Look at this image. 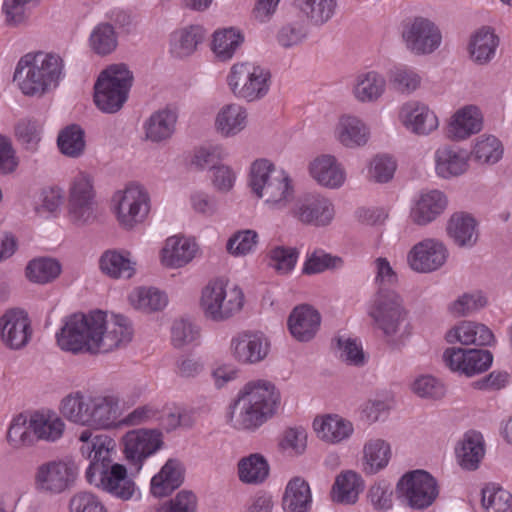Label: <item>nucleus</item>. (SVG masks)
Returning <instances> with one entry per match:
<instances>
[{"label": "nucleus", "mask_w": 512, "mask_h": 512, "mask_svg": "<svg viewBox=\"0 0 512 512\" xmlns=\"http://www.w3.org/2000/svg\"><path fill=\"white\" fill-rule=\"evenodd\" d=\"M132 327L123 315L92 311L75 313L66 317L64 325L56 334L59 347L74 354L89 352L108 353L126 346L132 339Z\"/></svg>", "instance_id": "f257e3e1"}, {"label": "nucleus", "mask_w": 512, "mask_h": 512, "mask_svg": "<svg viewBox=\"0 0 512 512\" xmlns=\"http://www.w3.org/2000/svg\"><path fill=\"white\" fill-rule=\"evenodd\" d=\"M374 266L375 282L379 290L369 307L368 315L373 319L374 326L382 331L388 343L397 346L399 343L394 340L395 337L402 340L410 334L400 296L395 291L385 288L397 282V274L384 257L376 258Z\"/></svg>", "instance_id": "f03ea898"}, {"label": "nucleus", "mask_w": 512, "mask_h": 512, "mask_svg": "<svg viewBox=\"0 0 512 512\" xmlns=\"http://www.w3.org/2000/svg\"><path fill=\"white\" fill-rule=\"evenodd\" d=\"M280 393L266 380L247 383L238 395L231 413L233 426L254 430L272 417L280 404Z\"/></svg>", "instance_id": "7ed1b4c3"}, {"label": "nucleus", "mask_w": 512, "mask_h": 512, "mask_svg": "<svg viewBox=\"0 0 512 512\" xmlns=\"http://www.w3.org/2000/svg\"><path fill=\"white\" fill-rule=\"evenodd\" d=\"M249 185L252 192L271 209L284 210L295 198V188L289 174L267 159L252 163Z\"/></svg>", "instance_id": "20e7f679"}, {"label": "nucleus", "mask_w": 512, "mask_h": 512, "mask_svg": "<svg viewBox=\"0 0 512 512\" xmlns=\"http://www.w3.org/2000/svg\"><path fill=\"white\" fill-rule=\"evenodd\" d=\"M62 70L63 60L58 55L28 53L19 60L13 79L25 95H42L58 85Z\"/></svg>", "instance_id": "39448f33"}, {"label": "nucleus", "mask_w": 512, "mask_h": 512, "mask_svg": "<svg viewBox=\"0 0 512 512\" xmlns=\"http://www.w3.org/2000/svg\"><path fill=\"white\" fill-rule=\"evenodd\" d=\"M133 73L127 65L113 64L103 70L94 85V102L104 113L119 111L128 99Z\"/></svg>", "instance_id": "423d86ee"}, {"label": "nucleus", "mask_w": 512, "mask_h": 512, "mask_svg": "<svg viewBox=\"0 0 512 512\" xmlns=\"http://www.w3.org/2000/svg\"><path fill=\"white\" fill-rule=\"evenodd\" d=\"M113 455L90 463L85 473L86 480L116 498L129 500L135 493V482L124 465L113 463Z\"/></svg>", "instance_id": "0eeeda50"}, {"label": "nucleus", "mask_w": 512, "mask_h": 512, "mask_svg": "<svg viewBox=\"0 0 512 512\" xmlns=\"http://www.w3.org/2000/svg\"><path fill=\"white\" fill-rule=\"evenodd\" d=\"M244 295L240 288L234 286L227 290L224 279L211 281L202 292L201 305L205 316L214 321H223L242 309Z\"/></svg>", "instance_id": "6e6552de"}, {"label": "nucleus", "mask_w": 512, "mask_h": 512, "mask_svg": "<svg viewBox=\"0 0 512 512\" xmlns=\"http://www.w3.org/2000/svg\"><path fill=\"white\" fill-rule=\"evenodd\" d=\"M69 215L76 225H85L96 219L94 181L90 174L79 172L69 188Z\"/></svg>", "instance_id": "1a4fd4ad"}, {"label": "nucleus", "mask_w": 512, "mask_h": 512, "mask_svg": "<svg viewBox=\"0 0 512 512\" xmlns=\"http://www.w3.org/2000/svg\"><path fill=\"white\" fill-rule=\"evenodd\" d=\"M397 492L414 509H425L436 500L439 490L436 479L424 470H414L401 477Z\"/></svg>", "instance_id": "9d476101"}, {"label": "nucleus", "mask_w": 512, "mask_h": 512, "mask_svg": "<svg viewBox=\"0 0 512 512\" xmlns=\"http://www.w3.org/2000/svg\"><path fill=\"white\" fill-rule=\"evenodd\" d=\"M115 212L121 227L132 229L144 221L150 210L147 191L138 185H130L114 196Z\"/></svg>", "instance_id": "9b49d317"}, {"label": "nucleus", "mask_w": 512, "mask_h": 512, "mask_svg": "<svg viewBox=\"0 0 512 512\" xmlns=\"http://www.w3.org/2000/svg\"><path fill=\"white\" fill-rule=\"evenodd\" d=\"M77 474V466L72 461H48L37 467L34 485L40 492L60 494L73 485Z\"/></svg>", "instance_id": "f8f14e48"}, {"label": "nucleus", "mask_w": 512, "mask_h": 512, "mask_svg": "<svg viewBox=\"0 0 512 512\" xmlns=\"http://www.w3.org/2000/svg\"><path fill=\"white\" fill-rule=\"evenodd\" d=\"M402 38L405 47L412 54L429 55L440 47L442 33L430 19L416 17L404 26Z\"/></svg>", "instance_id": "ddd939ff"}, {"label": "nucleus", "mask_w": 512, "mask_h": 512, "mask_svg": "<svg viewBox=\"0 0 512 512\" xmlns=\"http://www.w3.org/2000/svg\"><path fill=\"white\" fill-rule=\"evenodd\" d=\"M290 212L301 223L316 227L329 225L335 216L331 200L320 194L312 193L301 196Z\"/></svg>", "instance_id": "4468645a"}, {"label": "nucleus", "mask_w": 512, "mask_h": 512, "mask_svg": "<svg viewBox=\"0 0 512 512\" xmlns=\"http://www.w3.org/2000/svg\"><path fill=\"white\" fill-rule=\"evenodd\" d=\"M122 443L125 457L139 469L146 458L162 447V433L158 429H134L123 436Z\"/></svg>", "instance_id": "2eb2a0df"}, {"label": "nucleus", "mask_w": 512, "mask_h": 512, "mask_svg": "<svg viewBox=\"0 0 512 512\" xmlns=\"http://www.w3.org/2000/svg\"><path fill=\"white\" fill-rule=\"evenodd\" d=\"M443 361L452 371L471 377L486 371L492 364L493 355L483 349L452 347L444 351Z\"/></svg>", "instance_id": "dca6fc26"}, {"label": "nucleus", "mask_w": 512, "mask_h": 512, "mask_svg": "<svg viewBox=\"0 0 512 512\" xmlns=\"http://www.w3.org/2000/svg\"><path fill=\"white\" fill-rule=\"evenodd\" d=\"M31 336V323L24 310L12 308L0 317V338L9 349L19 350L25 347Z\"/></svg>", "instance_id": "f3484780"}, {"label": "nucleus", "mask_w": 512, "mask_h": 512, "mask_svg": "<svg viewBox=\"0 0 512 512\" xmlns=\"http://www.w3.org/2000/svg\"><path fill=\"white\" fill-rule=\"evenodd\" d=\"M232 357L241 364H257L269 354L270 341L261 332H242L231 339Z\"/></svg>", "instance_id": "a211bd4d"}, {"label": "nucleus", "mask_w": 512, "mask_h": 512, "mask_svg": "<svg viewBox=\"0 0 512 512\" xmlns=\"http://www.w3.org/2000/svg\"><path fill=\"white\" fill-rule=\"evenodd\" d=\"M447 257L448 251L442 242L425 239L411 249L408 263L414 271L428 273L443 266Z\"/></svg>", "instance_id": "6ab92c4d"}, {"label": "nucleus", "mask_w": 512, "mask_h": 512, "mask_svg": "<svg viewBox=\"0 0 512 512\" xmlns=\"http://www.w3.org/2000/svg\"><path fill=\"white\" fill-rule=\"evenodd\" d=\"M119 399L113 395L91 396L90 424L94 429L121 427Z\"/></svg>", "instance_id": "aec40b11"}, {"label": "nucleus", "mask_w": 512, "mask_h": 512, "mask_svg": "<svg viewBox=\"0 0 512 512\" xmlns=\"http://www.w3.org/2000/svg\"><path fill=\"white\" fill-rule=\"evenodd\" d=\"M321 316L309 305L295 307L288 318V328L291 335L300 342L313 339L319 330Z\"/></svg>", "instance_id": "412c9836"}, {"label": "nucleus", "mask_w": 512, "mask_h": 512, "mask_svg": "<svg viewBox=\"0 0 512 512\" xmlns=\"http://www.w3.org/2000/svg\"><path fill=\"white\" fill-rule=\"evenodd\" d=\"M447 198L441 191L432 190L420 195L413 206L410 217L418 225H427L443 213Z\"/></svg>", "instance_id": "4be33fe9"}, {"label": "nucleus", "mask_w": 512, "mask_h": 512, "mask_svg": "<svg viewBox=\"0 0 512 512\" xmlns=\"http://www.w3.org/2000/svg\"><path fill=\"white\" fill-rule=\"evenodd\" d=\"M499 37L490 27H482L470 38L468 51L471 60L478 65H486L492 61L499 46Z\"/></svg>", "instance_id": "5701e85b"}, {"label": "nucleus", "mask_w": 512, "mask_h": 512, "mask_svg": "<svg viewBox=\"0 0 512 512\" xmlns=\"http://www.w3.org/2000/svg\"><path fill=\"white\" fill-rule=\"evenodd\" d=\"M312 177L322 186L336 189L341 187L346 179L345 171L331 155H322L310 165Z\"/></svg>", "instance_id": "b1692460"}, {"label": "nucleus", "mask_w": 512, "mask_h": 512, "mask_svg": "<svg viewBox=\"0 0 512 512\" xmlns=\"http://www.w3.org/2000/svg\"><path fill=\"white\" fill-rule=\"evenodd\" d=\"M482 129V115L475 106H466L455 113L447 130L453 140H463Z\"/></svg>", "instance_id": "393cba45"}, {"label": "nucleus", "mask_w": 512, "mask_h": 512, "mask_svg": "<svg viewBox=\"0 0 512 512\" xmlns=\"http://www.w3.org/2000/svg\"><path fill=\"white\" fill-rule=\"evenodd\" d=\"M447 341L460 342L463 345L487 346L494 341L492 331L484 324L463 321L447 333Z\"/></svg>", "instance_id": "a878e982"}, {"label": "nucleus", "mask_w": 512, "mask_h": 512, "mask_svg": "<svg viewBox=\"0 0 512 512\" xmlns=\"http://www.w3.org/2000/svg\"><path fill=\"white\" fill-rule=\"evenodd\" d=\"M196 244L189 238L172 236L162 249V264L169 268H179L189 263L195 256Z\"/></svg>", "instance_id": "bb28decb"}, {"label": "nucleus", "mask_w": 512, "mask_h": 512, "mask_svg": "<svg viewBox=\"0 0 512 512\" xmlns=\"http://www.w3.org/2000/svg\"><path fill=\"white\" fill-rule=\"evenodd\" d=\"M402 115L406 128L415 134L427 135L438 127L436 115L424 104H406L402 109Z\"/></svg>", "instance_id": "cd10ccee"}, {"label": "nucleus", "mask_w": 512, "mask_h": 512, "mask_svg": "<svg viewBox=\"0 0 512 512\" xmlns=\"http://www.w3.org/2000/svg\"><path fill=\"white\" fill-rule=\"evenodd\" d=\"M184 480V467L176 459H169L151 480V493L157 497L167 496Z\"/></svg>", "instance_id": "c85d7f7f"}, {"label": "nucleus", "mask_w": 512, "mask_h": 512, "mask_svg": "<svg viewBox=\"0 0 512 512\" xmlns=\"http://www.w3.org/2000/svg\"><path fill=\"white\" fill-rule=\"evenodd\" d=\"M436 172L442 178L463 174L468 168V153L454 147H442L435 153Z\"/></svg>", "instance_id": "c756f323"}, {"label": "nucleus", "mask_w": 512, "mask_h": 512, "mask_svg": "<svg viewBox=\"0 0 512 512\" xmlns=\"http://www.w3.org/2000/svg\"><path fill=\"white\" fill-rule=\"evenodd\" d=\"M475 219L464 212L454 213L447 224L449 237L459 247H472L478 240Z\"/></svg>", "instance_id": "7c9ffc66"}, {"label": "nucleus", "mask_w": 512, "mask_h": 512, "mask_svg": "<svg viewBox=\"0 0 512 512\" xmlns=\"http://www.w3.org/2000/svg\"><path fill=\"white\" fill-rule=\"evenodd\" d=\"M204 37L205 31L199 25H191L175 31L170 36V52L176 58L190 56Z\"/></svg>", "instance_id": "2f4dec72"}, {"label": "nucleus", "mask_w": 512, "mask_h": 512, "mask_svg": "<svg viewBox=\"0 0 512 512\" xmlns=\"http://www.w3.org/2000/svg\"><path fill=\"white\" fill-rule=\"evenodd\" d=\"M312 495L309 484L300 477L291 479L283 496L285 512H308L311 508Z\"/></svg>", "instance_id": "473e14b6"}, {"label": "nucleus", "mask_w": 512, "mask_h": 512, "mask_svg": "<svg viewBox=\"0 0 512 512\" xmlns=\"http://www.w3.org/2000/svg\"><path fill=\"white\" fill-rule=\"evenodd\" d=\"M82 442L80 447L81 454L90 460V463L96 460H105L109 454H115L116 443L113 438L105 434L93 436L90 430H84L79 436Z\"/></svg>", "instance_id": "72a5a7b5"}, {"label": "nucleus", "mask_w": 512, "mask_h": 512, "mask_svg": "<svg viewBox=\"0 0 512 512\" xmlns=\"http://www.w3.org/2000/svg\"><path fill=\"white\" fill-rule=\"evenodd\" d=\"M363 489L364 483L360 475L349 470L337 476L331 491L332 499L344 505L354 504Z\"/></svg>", "instance_id": "f704fd0d"}, {"label": "nucleus", "mask_w": 512, "mask_h": 512, "mask_svg": "<svg viewBox=\"0 0 512 512\" xmlns=\"http://www.w3.org/2000/svg\"><path fill=\"white\" fill-rule=\"evenodd\" d=\"M91 396L81 392L65 396L60 405L61 414L70 422L89 427Z\"/></svg>", "instance_id": "c9c22d12"}, {"label": "nucleus", "mask_w": 512, "mask_h": 512, "mask_svg": "<svg viewBox=\"0 0 512 512\" xmlns=\"http://www.w3.org/2000/svg\"><path fill=\"white\" fill-rule=\"evenodd\" d=\"M177 114L165 108L153 113L145 123L146 138L152 142H161L172 136L175 130Z\"/></svg>", "instance_id": "e433bc0d"}, {"label": "nucleus", "mask_w": 512, "mask_h": 512, "mask_svg": "<svg viewBox=\"0 0 512 512\" xmlns=\"http://www.w3.org/2000/svg\"><path fill=\"white\" fill-rule=\"evenodd\" d=\"M247 124L246 110L239 104L224 105L216 116V129L225 137L241 132Z\"/></svg>", "instance_id": "4c0bfd02"}, {"label": "nucleus", "mask_w": 512, "mask_h": 512, "mask_svg": "<svg viewBox=\"0 0 512 512\" xmlns=\"http://www.w3.org/2000/svg\"><path fill=\"white\" fill-rule=\"evenodd\" d=\"M456 456L462 468L466 470L477 469L484 456L482 435L474 431L466 433L460 446L456 448Z\"/></svg>", "instance_id": "58836bf2"}, {"label": "nucleus", "mask_w": 512, "mask_h": 512, "mask_svg": "<svg viewBox=\"0 0 512 512\" xmlns=\"http://www.w3.org/2000/svg\"><path fill=\"white\" fill-rule=\"evenodd\" d=\"M31 426L36 439L55 442L63 435L65 423L52 412H35L31 415Z\"/></svg>", "instance_id": "ea45409f"}, {"label": "nucleus", "mask_w": 512, "mask_h": 512, "mask_svg": "<svg viewBox=\"0 0 512 512\" xmlns=\"http://www.w3.org/2000/svg\"><path fill=\"white\" fill-rule=\"evenodd\" d=\"M101 271L111 278H131L135 273V262L129 258V253L116 250L105 251L99 260Z\"/></svg>", "instance_id": "a19ab883"}, {"label": "nucleus", "mask_w": 512, "mask_h": 512, "mask_svg": "<svg viewBox=\"0 0 512 512\" xmlns=\"http://www.w3.org/2000/svg\"><path fill=\"white\" fill-rule=\"evenodd\" d=\"M237 467L240 481L253 485L263 483L267 479L270 470L265 457L258 453L241 458Z\"/></svg>", "instance_id": "79ce46f5"}, {"label": "nucleus", "mask_w": 512, "mask_h": 512, "mask_svg": "<svg viewBox=\"0 0 512 512\" xmlns=\"http://www.w3.org/2000/svg\"><path fill=\"white\" fill-rule=\"evenodd\" d=\"M385 88V78L375 71H370L358 76L354 96L363 103L375 102L384 94Z\"/></svg>", "instance_id": "37998d69"}, {"label": "nucleus", "mask_w": 512, "mask_h": 512, "mask_svg": "<svg viewBox=\"0 0 512 512\" xmlns=\"http://www.w3.org/2000/svg\"><path fill=\"white\" fill-rule=\"evenodd\" d=\"M363 470L373 475L384 469L391 457L390 445L382 439H372L364 445Z\"/></svg>", "instance_id": "c03bdc74"}, {"label": "nucleus", "mask_w": 512, "mask_h": 512, "mask_svg": "<svg viewBox=\"0 0 512 512\" xmlns=\"http://www.w3.org/2000/svg\"><path fill=\"white\" fill-rule=\"evenodd\" d=\"M368 130L365 124L353 116H343L337 126V137L346 147H356L366 144Z\"/></svg>", "instance_id": "a18cd8bd"}, {"label": "nucleus", "mask_w": 512, "mask_h": 512, "mask_svg": "<svg viewBox=\"0 0 512 512\" xmlns=\"http://www.w3.org/2000/svg\"><path fill=\"white\" fill-rule=\"evenodd\" d=\"M313 426L321 438L331 443L341 442L353 432L351 422L336 415H328L321 420L315 419Z\"/></svg>", "instance_id": "49530a36"}, {"label": "nucleus", "mask_w": 512, "mask_h": 512, "mask_svg": "<svg viewBox=\"0 0 512 512\" xmlns=\"http://www.w3.org/2000/svg\"><path fill=\"white\" fill-rule=\"evenodd\" d=\"M294 6L314 25H323L335 13L336 0H293Z\"/></svg>", "instance_id": "de8ad7c7"}, {"label": "nucleus", "mask_w": 512, "mask_h": 512, "mask_svg": "<svg viewBox=\"0 0 512 512\" xmlns=\"http://www.w3.org/2000/svg\"><path fill=\"white\" fill-rule=\"evenodd\" d=\"M61 273L60 263L53 258L41 257L31 260L26 267L27 278L38 284L55 280Z\"/></svg>", "instance_id": "09e8293b"}, {"label": "nucleus", "mask_w": 512, "mask_h": 512, "mask_svg": "<svg viewBox=\"0 0 512 512\" xmlns=\"http://www.w3.org/2000/svg\"><path fill=\"white\" fill-rule=\"evenodd\" d=\"M117 44V34L110 23H99L94 27L89 37L90 48L100 56L111 54L116 49Z\"/></svg>", "instance_id": "8fccbe9b"}, {"label": "nucleus", "mask_w": 512, "mask_h": 512, "mask_svg": "<svg viewBox=\"0 0 512 512\" xmlns=\"http://www.w3.org/2000/svg\"><path fill=\"white\" fill-rule=\"evenodd\" d=\"M243 40L241 33L234 28L216 31L213 35L212 50L218 59L226 61L232 58Z\"/></svg>", "instance_id": "3c124183"}, {"label": "nucleus", "mask_w": 512, "mask_h": 512, "mask_svg": "<svg viewBox=\"0 0 512 512\" xmlns=\"http://www.w3.org/2000/svg\"><path fill=\"white\" fill-rule=\"evenodd\" d=\"M485 512H512V494L496 484H488L481 491Z\"/></svg>", "instance_id": "603ef678"}, {"label": "nucleus", "mask_w": 512, "mask_h": 512, "mask_svg": "<svg viewBox=\"0 0 512 512\" xmlns=\"http://www.w3.org/2000/svg\"><path fill=\"white\" fill-rule=\"evenodd\" d=\"M57 144L62 154L77 158L85 149L84 131L76 124L67 126L59 133Z\"/></svg>", "instance_id": "864d4df0"}, {"label": "nucleus", "mask_w": 512, "mask_h": 512, "mask_svg": "<svg viewBox=\"0 0 512 512\" xmlns=\"http://www.w3.org/2000/svg\"><path fill=\"white\" fill-rule=\"evenodd\" d=\"M37 3L38 0H4L2 12L5 23L10 27L25 25Z\"/></svg>", "instance_id": "5fc2aeb1"}, {"label": "nucleus", "mask_w": 512, "mask_h": 512, "mask_svg": "<svg viewBox=\"0 0 512 512\" xmlns=\"http://www.w3.org/2000/svg\"><path fill=\"white\" fill-rule=\"evenodd\" d=\"M36 436L32 431L31 418L28 420L23 414L17 415L11 422L7 441L11 447L19 449L34 443Z\"/></svg>", "instance_id": "6e6d98bb"}, {"label": "nucleus", "mask_w": 512, "mask_h": 512, "mask_svg": "<svg viewBox=\"0 0 512 512\" xmlns=\"http://www.w3.org/2000/svg\"><path fill=\"white\" fill-rule=\"evenodd\" d=\"M270 73L266 69L253 63L251 77L245 89H241L239 97L247 101H254L264 97L269 90Z\"/></svg>", "instance_id": "4d7b16f0"}, {"label": "nucleus", "mask_w": 512, "mask_h": 512, "mask_svg": "<svg viewBox=\"0 0 512 512\" xmlns=\"http://www.w3.org/2000/svg\"><path fill=\"white\" fill-rule=\"evenodd\" d=\"M132 305L146 312L158 311L167 304L165 294L155 288H139L130 295Z\"/></svg>", "instance_id": "13d9d810"}, {"label": "nucleus", "mask_w": 512, "mask_h": 512, "mask_svg": "<svg viewBox=\"0 0 512 512\" xmlns=\"http://www.w3.org/2000/svg\"><path fill=\"white\" fill-rule=\"evenodd\" d=\"M298 257L299 251L293 247L275 246L268 252L269 266L282 275L294 269Z\"/></svg>", "instance_id": "bf43d9fd"}, {"label": "nucleus", "mask_w": 512, "mask_h": 512, "mask_svg": "<svg viewBox=\"0 0 512 512\" xmlns=\"http://www.w3.org/2000/svg\"><path fill=\"white\" fill-rule=\"evenodd\" d=\"M472 155L480 163L494 164L501 159L503 147L495 136L483 137L475 144Z\"/></svg>", "instance_id": "052dcab7"}, {"label": "nucleus", "mask_w": 512, "mask_h": 512, "mask_svg": "<svg viewBox=\"0 0 512 512\" xmlns=\"http://www.w3.org/2000/svg\"><path fill=\"white\" fill-rule=\"evenodd\" d=\"M200 337L199 327L188 318H180L171 327V341L174 347L182 348Z\"/></svg>", "instance_id": "680f3d73"}, {"label": "nucleus", "mask_w": 512, "mask_h": 512, "mask_svg": "<svg viewBox=\"0 0 512 512\" xmlns=\"http://www.w3.org/2000/svg\"><path fill=\"white\" fill-rule=\"evenodd\" d=\"M389 80L395 90L410 94L415 91L421 82L420 76L411 68L397 66L390 70Z\"/></svg>", "instance_id": "e2e57ef3"}, {"label": "nucleus", "mask_w": 512, "mask_h": 512, "mask_svg": "<svg viewBox=\"0 0 512 512\" xmlns=\"http://www.w3.org/2000/svg\"><path fill=\"white\" fill-rule=\"evenodd\" d=\"M342 265V259L337 256H332L326 253L324 250H314L308 255L304 267L303 273L307 275L318 274L327 269H335Z\"/></svg>", "instance_id": "0e129e2a"}, {"label": "nucleus", "mask_w": 512, "mask_h": 512, "mask_svg": "<svg viewBox=\"0 0 512 512\" xmlns=\"http://www.w3.org/2000/svg\"><path fill=\"white\" fill-rule=\"evenodd\" d=\"M161 418V410L155 404H145L136 407L125 417L121 418V426H140L158 421Z\"/></svg>", "instance_id": "69168bd1"}, {"label": "nucleus", "mask_w": 512, "mask_h": 512, "mask_svg": "<svg viewBox=\"0 0 512 512\" xmlns=\"http://www.w3.org/2000/svg\"><path fill=\"white\" fill-rule=\"evenodd\" d=\"M486 305L485 297L480 293H465L449 305V311L456 317L470 315Z\"/></svg>", "instance_id": "338daca9"}, {"label": "nucleus", "mask_w": 512, "mask_h": 512, "mask_svg": "<svg viewBox=\"0 0 512 512\" xmlns=\"http://www.w3.org/2000/svg\"><path fill=\"white\" fill-rule=\"evenodd\" d=\"M307 36L305 25L299 21L283 25L277 32L276 39L283 48H291L300 44Z\"/></svg>", "instance_id": "774afa93"}]
</instances>
